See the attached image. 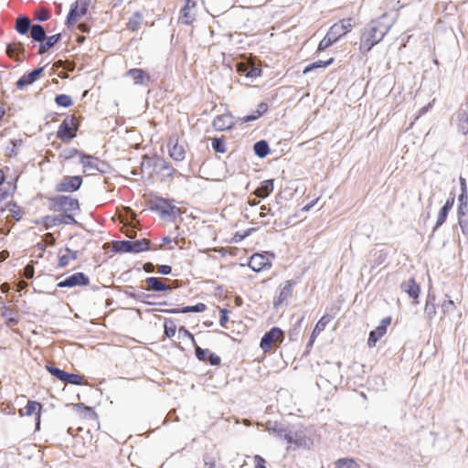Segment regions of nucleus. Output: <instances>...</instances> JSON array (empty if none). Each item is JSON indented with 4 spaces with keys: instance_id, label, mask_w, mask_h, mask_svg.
Instances as JSON below:
<instances>
[{
    "instance_id": "nucleus-14",
    "label": "nucleus",
    "mask_w": 468,
    "mask_h": 468,
    "mask_svg": "<svg viewBox=\"0 0 468 468\" xmlns=\"http://www.w3.org/2000/svg\"><path fill=\"white\" fill-rule=\"evenodd\" d=\"M249 266L254 271H261L266 268L271 267V262L269 261L268 258L262 254L255 253L253 254L249 261Z\"/></svg>"
},
{
    "instance_id": "nucleus-26",
    "label": "nucleus",
    "mask_w": 468,
    "mask_h": 468,
    "mask_svg": "<svg viewBox=\"0 0 468 468\" xmlns=\"http://www.w3.org/2000/svg\"><path fill=\"white\" fill-rule=\"evenodd\" d=\"M61 38V34H55L50 37H47L45 41L39 45L38 54H44L48 49L53 48Z\"/></svg>"
},
{
    "instance_id": "nucleus-22",
    "label": "nucleus",
    "mask_w": 468,
    "mask_h": 468,
    "mask_svg": "<svg viewBox=\"0 0 468 468\" xmlns=\"http://www.w3.org/2000/svg\"><path fill=\"white\" fill-rule=\"evenodd\" d=\"M293 290V282L291 281H286L283 286L282 287L279 296L274 301V306L282 304L288 297H290L292 293Z\"/></svg>"
},
{
    "instance_id": "nucleus-9",
    "label": "nucleus",
    "mask_w": 468,
    "mask_h": 468,
    "mask_svg": "<svg viewBox=\"0 0 468 468\" xmlns=\"http://www.w3.org/2000/svg\"><path fill=\"white\" fill-rule=\"evenodd\" d=\"M70 156L73 155H80V163L83 165L84 171L88 172L89 174H92L95 171H101L99 167L100 161L98 158L93 157L91 155H86L81 153H80L77 149L71 150Z\"/></svg>"
},
{
    "instance_id": "nucleus-64",
    "label": "nucleus",
    "mask_w": 468,
    "mask_h": 468,
    "mask_svg": "<svg viewBox=\"0 0 468 468\" xmlns=\"http://www.w3.org/2000/svg\"><path fill=\"white\" fill-rule=\"evenodd\" d=\"M255 460L257 461V464H256L255 468H265V465H264L265 461L262 457L256 455Z\"/></svg>"
},
{
    "instance_id": "nucleus-25",
    "label": "nucleus",
    "mask_w": 468,
    "mask_h": 468,
    "mask_svg": "<svg viewBox=\"0 0 468 468\" xmlns=\"http://www.w3.org/2000/svg\"><path fill=\"white\" fill-rule=\"evenodd\" d=\"M1 315L5 320L8 326H14L18 323L16 313L10 307L3 306L1 308Z\"/></svg>"
},
{
    "instance_id": "nucleus-5",
    "label": "nucleus",
    "mask_w": 468,
    "mask_h": 468,
    "mask_svg": "<svg viewBox=\"0 0 468 468\" xmlns=\"http://www.w3.org/2000/svg\"><path fill=\"white\" fill-rule=\"evenodd\" d=\"M78 121L75 116H67L58 127L57 136L63 142H68L76 136Z\"/></svg>"
},
{
    "instance_id": "nucleus-23",
    "label": "nucleus",
    "mask_w": 468,
    "mask_h": 468,
    "mask_svg": "<svg viewBox=\"0 0 468 468\" xmlns=\"http://www.w3.org/2000/svg\"><path fill=\"white\" fill-rule=\"evenodd\" d=\"M332 316L328 314H324L321 317V319L317 322L315 324L313 333L311 335L310 338V344H312L314 341V338L317 335H319L322 331L324 330L326 325L331 322Z\"/></svg>"
},
{
    "instance_id": "nucleus-17",
    "label": "nucleus",
    "mask_w": 468,
    "mask_h": 468,
    "mask_svg": "<svg viewBox=\"0 0 468 468\" xmlns=\"http://www.w3.org/2000/svg\"><path fill=\"white\" fill-rule=\"evenodd\" d=\"M41 409H42V405L39 402L28 401L27 406L23 410H20V414L21 415H26V416L36 415L37 416V429H38L39 428V420H40Z\"/></svg>"
},
{
    "instance_id": "nucleus-35",
    "label": "nucleus",
    "mask_w": 468,
    "mask_h": 468,
    "mask_svg": "<svg viewBox=\"0 0 468 468\" xmlns=\"http://www.w3.org/2000/svg\"><path fill=\"white\" fill-rule=\"evenodd\" d=\"M333 61H334V58H331L330 59H328L326 61L317 60L315 62H313L305 67V69H303V73L307 74L308 72H310L315 69H324V68L328 67L329 65H331L333 63Z\"/></svg>"
},
{
    "instance_id": "nucleus-59",
    "label": "nucleus",
    "mask_w": 468,
    "mask_h": 468,
    "mask_svg": "<svg viewBox=\"0 0 468 468\" xmlns=\"http://www.w3.org/2000/svg\"><path fill=\"white\" fill-rule=\"evenodd\" d=\"M237 71L239 73V74H242L246 77V71H248V69H249V63L247 62H239V63H237Z\"/></svg>"
},
{
    "instance_id": "nucleus-46",
    "label": "nucleus",
    "mask_w": 468,
    "mask_h": 468,
    "mask_svg": "<svg viewBox=\"0 0 468 468\" xmlns=\"http://www.w3.org/2000/svg\"><path fill=\"white\" fill-rule=\"evenodd\" d=\"M212 148L217 153H225V143L222 139L219 138H214L212 141Z\"/></svg>"
},
{
    "instance_id": "nucleus-60",
    "label": "nucleus",
    "mask_w": 468,
    "mask_h": 468,
    "mask_svg": "<svg viewBox=\"0 0 468 468\" xmlns=\"http://www.w3.org/2000/svg\"><path fill=\"white\" fill-rule=\"evenodd\" d=\"M35 270L33 265L27 264L24 269V275L27 279H32L34 277Z\"/></svg>"
},
{
    "instance_id": "nucleus-39",
    "label": "nucleus",
    "mask_w": 468,
    "mask_h": 468,
    "mask_svg": "<svg viewBox=\"0 0 468 468\" xmlns=\"http://www.w3.org/2000/svg\"><path fill=\"white\" fill-rule=\"evenodd\" d=\"M7 209L10 215L16 219L19 220L24 215V210L21 207L17 206L16 203H8Z\"/></svg>"
},
{
    "instance_id": "nucleus-6",
    "label": "nucleus",
    "mask_w": 468,
    "mask_h": 468,
    "mask_svg": "<svg viewBox=\"0 0 468 468\" xmlns=\"http://www.w3.org/2000/svg\"><path fill=\"white\" fill-rule=\"evenodd\" d=\"M283 340V333L278 327L271 328L269 332L264 334L261 340V348L264 351H270L273 346L282 343Z\"/></svg>"
},
{
    "instance_id": "nucleus-62",
    "label": "nucleus",
    "mask_w": 468,
    "mask_h": 468,
    "mask_svg": "<svg viewBox=\"0 0 468 468\" xmlns=\"http://www.w3.org/2000/svg\"><path fill=\"white\" fill-rule=\"evenodd\" d=\"M157 271H158V273H160V274H163V275H168V274H170V273H171V271H172V268H171V266H169V265H159V266L157 267Z\"/></svg>"
},
{
    "instance_id": "nucleus-61",
    "label": "nucleus",
    "mask_w": 468,
    "mask_h": 468,
    "mask_svg": "<svg viewBox=\"0 0 468 468\" xmlns=\"http://www.w3.org/2000/svg\"><path fill=\"white\" fill-rule=\"evenodd\" d=\"M229 311L227 309H221L220 310V319L219 324L221 326H225L226 323L229 321Z\"/></svg>"
},
{
    "instance_id": "nucleus-11",
    "label": "nucleus",
    "mask_w": 468,
    "mask_h": 468,
    "mask_svg": "<svg viewBox=\"0 0 468 468\" xmlns=\"http://www.w3.org/2000/svg\"><path fill=\"white\" fill-rule=\"evenodd\" d=\"M197 0H186V5L182 8V16L180 20L185 25H190L196 18L197 15Z\"/></svg>"
},
{
    "instance_id": "nucleus-44",
    "label": "nucleus",
    "mask_w": 468,
    "mask_h": 468,
    "mask_svg": "<svg viewBox=\"0 0 468 468\" xmlns=\"http://www.w3.org/2000/svg\"><path fill=\"white\" fill-rule=\"evenodd\" d=\"M176 333V324L169 320V321H165V334L167 337H173L175 336Z\"/></svg>"
},
{
    "instance_id": "nucleus-63",
    "label": "nucleus",
    "mask_w": 468,
    "mask_h": 468,
    "mask_svg": "<svg viewBox=\"0 0 468 468\" xmlns=\"http://www.w3.org/2000/svg\"><path fill=\"white\" fill-rule=\"evenodd\" d=\"M459 206L468 205V193L461 192L458 197Z\"/></svg>"
},
{
    "instance_id": "nucleus-50",
    "label": "nucleus",
    "mask_w": 468,
    "mask_h": 468,
    "mask_svg": "<svg viewBox=\"0 0 468 468\" xmlns=\"http://www.w3.org/2000/svg\"><path fill=\"white\" fill-rule=\"evenodd\" d=\"M49 18V12L47 9H40L35 13V19L38 21H46Z\"/></svg>"
},
{
    "instance_id": "nucleus-51",
    "label": "nucleus",
    "mask_w": 468,
    "mask_h": 468,
    "mask_svg": "<svg viewBox=\"0 0 468 468\" xmlns=\"http://www.w3.org/2000/svg\"><path fill=\"white\" fill-rule=\"evenodd\" d=\"M458 224L463 235L468 236V218H458Z\"/></svg>"
},
{
    "instance_id": "nucleus-37",
    "label": "nucleus",
    "mask_w": 468,
    "mask_h": 468,
    "mask_svg": "<svg viewBox=\"0 0 468 468\" xmlns=\"http://www.w3.org/2000/svg\"><path fill=\"white\" fill-rule=\"evenodd\" d=\"M268 110V105L265 102H261L257 108V115H247L243 117L244 122H249L257 120Z\"/></svg>"
},
{
    "instance_id": "nucleus-32",
    "label": "nucleus",
    "mask_w": 468,
    "mask_h": 468,
    "mask_svg": "<svg viewBox=\"0 0 468 468\" xmlns=\"http://www.w3.org/2000/svg\"><path fill=\"white\" fill-rule=\"evenodd\" d=\"M25 52L24 46L22 43H15V44H9L6 48V53L10 58H15L16 61H20V58L18 57L19 54H22Z\"/></svg>"
},
{
    "instance_id": "nucleus-8",
    "label": "nucleus",
    "mask_w": 468,
    "mask_h": 468,
    "mask_svg": "<svg viewBox=\"0 0 468 468\" xmlns=\"http://www.w3.org/2000/svg\"><path fill=\"white\" fill-rule=\"evenodd\" d=\"M90 279L83 272H76L70 276L65 277L62 281L58 282V286L60 288L64 287H75L88 285Z\"/></svg>"
},
{
    "instance_id": "nucleus-40",
    "label": "nucleus",
    "mask_w": 468,
    "mask_h": 468,
    "mask_svg": "<svg viewBox=\"0 0 468 468\" xmlns=\"http://www.w3.org/2000/svg\"><path fill=\"white\" fill-rule=\"evenodd\" d=\"M440 307H441V311L443 314V315L452 314L456 309L454 302L451 299L444 300L440 304Z\"/></svg>"
},
{
    "instance_id": "nucleus-27",
    "label": "nucleus",
    "mask_w": 468,
    "mask_h": 468,
    "mask_svg": "<svg viewBox=\"0 0 468 468\" xmlns=\"http://www.w3.org/2000/svg\"><path fill=\"white\" fill-rule=\"evenodd\" d=\"M273 191V180H264L261 186L255 190V195L259 197L264 198Z\"/></svg>"
},
{
    "instance_id": "nucleus-29",
    "label": "nucleus",
    "mask_w": 468,
    "mask_h": 468,
    "mask_svg": "<svg viewBox=\"0 0 468 468\" xmlns=\"http://www.w3.org/2000/svg\"><path fill=\"white\" fill-rule=\"evenodd\" d=\"M32 24L27 16H18L16 23V29L19 34L25 35L31 29Z\"/></svg>"
},
{
    "instance_id": "nucleus-58",
    "label": "nucleus",
    "mask_w": 468,
    "mask_h": 468,
    "mask_svg": "<svg viewBox=\"0 0 468 468\" xmlns=\"http://www.w3.org/2000/svg\"><path fill=\"white\" fill-rule=\"evenodd\" d=\"M62 224H75L76 219L70 213H65L64 216H61Z\"/></svg>"
},
{
    "instance_id": "nucleus-4",
    "label": "nucleus",
    "mask_w": 468,
    "mask_h": 468,
    "mask_svg": "<svg viewBox=\"0 0 468 468\" xmlns=\"http://www.w3.org/2000/svg\"><path fill=\"white\" fill-rule=\"evenodd\" d=\"M151 241L146 239L140 240H122L118 241L114 245V250L117 252H133L139 253L149 250Z\"/></svg>"
},
{
    "instance_id": "nucleus-45",
    "label": "nucleus",
    "mask_w": 468,
    "mask_h": 468,
    "mask_svg": "<svg viewBox=\"0 0 468 468\" xmlns=\"http://www.w3.org/2000/svg\"><path fill=\"white\" fill-rule=\"evenodd\" d=\"M47 370L55 378L58 379L63 381V378L65 377L66 371L59 369L58 367H53V366H47Z\"/></svg>"
},
{
    "instance_id": "nucleus-57",
    "label": "nucleus",
    "mask_w": 468,
    "mask_h": 468,
    "mask_svg": "<svg viewBox=\"0 0 468 468\" xmlns=\"http://www.w3.org/2000/svg\"><path fill=\"white\" fill-rule=\"evenodd\" d=\"M181 214V211H180V208H178L175 205H170V207H169V211L167 212V215L166 217H173V218H176L177 216H179Z\"/></svg>"
},
{
    "instance_id": "nucleus-10",
    "label": "nucleus",
    "mask_w": 468,
    "mask_h": 468,
    "mask_svg": "<svg viewBox=\"0 0 468 468\" xmlns=\"http://www.w3.org/2000/svg\"><path fill=\"white\" fill-rule=\"evenodd\" d=\"M391 323V317H386L381 320L380 324L373 331L369 333V336L367 339V345L369 347H373L376 346L378 341L385 335L387 333V328Z\"/></svg>"
},
{
    "instance_id": "nucleus-48",
    "label": "nucleus",
    "mask_w": 468,
    "mask_h": 468,
    "mask_svg": "<svg viewBox=\"0 0 468 468\" xmlns=\"http://www.w3.org/2000/svg\"><path fill=\"white\" fill-rule=\"evenodd\" d=\"M210 351L208 349H203L200 346H196V356L200 361H207V356Z\"/></svg>"
},
{
    "instance_id": "nucleus-3",
    "label": "nucleus",
    "mask_w": 468,
    "mask_h": 468,
    "mask_svg": "<svg viewBox=\"0 0 468 468\" xmlns=\"http://www.w3.org/2000/svg\"><path fill=\"white\" fill-rule=\"evenodd\" d=\"M48 206L51 210L64 213H71L80 208L78 199L62 195L49 197Z\"/></svg>"
},
{
    "instance_id": "nucleus-24",
    "label": "nucleus",
    "mask_w": 468,
    "mask_h": 468,
    "mask_svg": "<svg viewBox=\"0 0 468 468\" xmlns=\"http://www.w3.org/2000/svg\"><path fill=\"white\" fill-rule=\"evenodd\" d=\"M456 121L458 131L463 134L468 133V113L460 110L456 113Z\"/></svg>"
},
{
    "instance_id": "nucleus-41",
    "label": "nucleus",
    "mask_w": 468,
    "mask_h": 468,
    "mask_svg": "<svg viewBox=\"0 0 468 468\" xmlns=\"http://www.w3.org/2000/svg\"><path fill=\"white\" fill-rule=\"evenodd\" d=\"M142 23V16L139 12L133 14L128 22V28L136 31Z\"/></svg>"
},
{
    "instance_id": "nucleus-30",
    "label": "nucleus",
    "mask_w": 468,
    "mask_h": 468,
    "mask_svg": "<svg viewBox=\"0 0 468 468\" xmlns=\"http://www.w3.org/2000/svg\"><path fill=\"white\" fill-rule=\"evenodd\" d=\"M425 314L429 320H431L436 314V304H435V295L428 294L425 308Z\"/></svg>"
},
{
    "instance_id": "nucleus-47",
    "label": "nucleus",
    "mask_w": 468,
    "mask_h": 468,
    "mask_svg": "<svg viewBox=\"0 0 468 468\" xmlns=\"http://www.w3.org/2000/svg\"><path fill=\"white\" fill-rule=\"evenodd\" d=\"M261 74V69L250 63H249L248 71H246V78L254 79Z\"/></svg>"
},
{
    "instance_id": "nucleus-43",
    "label": "nucleus",
    "mask_w": 468,
    "mask_h": 468,
    "mask_svg": "<svg viewBox=\"0 0 468 468\" xmlns=\"http://www.w3.org/2000/svg\"><path fill=\"white\" fill-rule=\"evenodd\" d=\"M337 468H358V464L351 459H340L336 462Z\"/></svg>"
},
{
    "instance_id": "nucleus-38",
    "label": "nucleus",
    "mask_w": 468,
    "mask_h": 468,
    "mask_svg": "<svg viewBox=\"0 0 468 468\" xmlns=\"http://www.w3.org/2000/svg\"><path fill=\"white\" fill-rule=\"evenodd\" d=\"M62 382L81 385L83 383V376L66 372Z\"/></svg>"
},
{
    "instance_id": "nucleus-56",
    "label": "nucleus",
    "mask_w": 468,
    "mask_h": 468,
    "mask_svg": "<svg viewBox=\"0 0 468 468\" xmlns=\"http://www.w3.org/2000/svg\"><path fill=\"white\" fill-rule=\"evenodd\" d=\"M207 361H209L210 365L218 366L220 364L221 359L218 356L214 353H209L207 356Z\"/></svg>"
},
{
    "instance_id": "nucleus-42",
    "label": "nucleus",
    "mask_w": 468,
    "mask_h": 468,
    "mask_svg": "<svg viewBox=\"0 0 468 468\" xmlns=\"http://www.w3.org/2000/svg\"><path fill=\"white\" fill-rule=\"evenodd\" d=\"M55 101L58 105L62 107H69L73 104L71 97L66 94L57 95L55 98Z\"/></svg>"
},
{
    "instance_id": "nucleus-55",
    "label": "nucleus",
    "mask_w": 468,
    "mask_h": 468,
    "mask_svg": "<svg viewBox=\"0 0 468 468\" xmlns=\"http://www.w3.org/2000/svg\"><path fill=\"white\" fill-rule=\"evenodd\" d=\"M42 242L46 246H53L55 244V239L51 233H47L42 237Z\"/></svg>"
},
{
    "instance_id": "nucleus-1",
    "label": "nucleus",
    "mask_w": 468,
    "mask_h": 468,
    "mask_svg": "<svg viewBox=\"0 0 468 468\" xmlns=\"http://www.w3.org/2000/svg\"><path fill=\"white\" fill-rule=\"evenodd\" d=\"M387 17V14L384 13L378 19L372 20L363 30L359 50L362 53H367L371 50V48L378 44L384 37L389 31L392 24L391 23H384L382 20Z\"/></svg>"
},
{
    "instance_id": "nucleus-34",
    "label": "nucleus",
    "mask_w": 468,
    "mask_h": 468,
    "mask_svg": "<svg viewBox=\"0 0 468 468\" xmlns=\"http://www.w3.org/2000/svg\"><path fill=\"white\" fill-rule=\"evenodd\" d=\"M253 148L256 155H258L261 158L265 157L270 151L267 142L263 140L257 142L254 144Z\"/></svg>"
},
{
    "instance_id": "nucleus-18",
    "label": "nucleus",
    "mask_w": 468,
    "mask_h": 468,
    "mask_svg": "<svg viewBox=\"0 0 468 468\" xmlns=\"http://www.w3.org/2000/svg\"><path fill=\"white\" fill-rule=\"evenodd\" d=\"M125 75L131 77L135 85L145 84V82L150 80L149 74L142 69H131Z\"/></svg>"
},
{
    "instance_id": "nucleus-2",
    "label": "nucleus",
    "mask_w": 468,
    "mask_h": 468,
    "mask_svg": "<svg viewBox=\"0 0 468 468\" xmlns=\"http://www.w3.org/2000/svg\"><path fill=\"white\" fill-rule=\"evenodd\" d=\"M353 19L346 18L334 24L324 37L320 41L318 45V51H324L335 42H336L341 37L345 36L349 32L353 27Z\"/></svg>"
},
{
    "instance_id": "nucleus-53",
    "label": "nucleus",
    "mask_w": 468,
    "mask_h": 468,
    "mask_svg": "<svg viewBox=\"0 0 468 468\" xmlns=\"http://www.w3.org/2000/svg\"><path fill=\"white\" fill-rule=\"evenodd\" d=\"M126 294L131 297V298H133L135 300H139L143 303H145L147 304H151L150 303H147L144 301V297H148V295H145L144 293L141 292V293H135V292H126Z\"/></svg>"
},
{
    "instance_id": "nucleus-36",
    "label": "nucleus",
    "mask_w": 468,
    "mask_h": 468,
    "mask_svg": "<svg viewBox=\"0 0 468 468\" xmlns=\"http://www.w3.org/2000/svg\"><path fill=\"white\" fill-rule=\"evenodd\" d=\"M43 223L47 229L54 226L61 225V215L46 216L43 218Z\"/></svg>"
},
{
    "instance_id": "nucleus-21",
    "label": "nucleus",
    "mask_w": 468,
    "mask_h": 468,
    "mask_svg": "<svg viewBox=\"0 0 468 468\" xmlns=\"http://www.w3.org/2000/svg\"><path fill=\"white\" fill-rule=\"evenodd\" d=\"M232 125V118L228 114L218 115L213 121L214 128L218 131L228 130L231 128Z\"/></svg>"
},
{
    "instance_id": "nucleus-15",
    "label": "nucleus",
    "mask_w": 468,
    "mask_h": 468,
    "mask_svg": "<svg viewBox=\"0 0 468 468\" xmlns=\"http://www.w3.org/2000/svg\"><path fill=\"white\" fill-rule=\"evenodd\" d=\"M80 3H81V7H80V12L78 11V2H75L71 7H70V10L68 14V16H67V24L69 25H72L73 23H75L79 17H80L81 16H83L87 9H88V5H89V3L87 1H83V0H80Z\"/></svg>"
},
{
    "instance_id": "nucleus-52",
    "label": "nucleus",
    "mask_w": 468,
    "mask_h": 468,
    "mask_svg": "<svg viewBox=\"0 0 468 468\" xmlns=\"http://www.w3.org/2000/svg\"><path fill=\"white\" fill-rule=\"evenodd\" d=\"M204 465L205 468H222L216 464V462L213 457L205 456L204 457Z\"/></svg>"
},
{
    "instance_id": "nucleus-12",
    "label": "nucleus",
    "mask_w": 468,
    "mask_h": 468,
    "mask_svg": "<svg viewBox=\"0 0 468 468\" xmlns=\"http://www.w3.org/2000/svg\"><path fill=\"white\" fill-rule=\"evenodd\" d=\"M43 71L44 68L41 67L35 69L28 74H25L16 81V88L18 90L26 89L27 86L33 84L37 80H38Z\"/></svg>"
},
{
    "instance_id": "nucleus-19",
    "label": "nucleus",
    "mask_w": 468,
    "mask_h": 468,
    "mask_svg": "<svg viewBox=\"0 0 468 468\" xmlns=\"http://www.w3.org/2000/svg\"><path fill=\"white\" fill-rule=\"evenodd\" d=\"M453 205H454V197H451L447 199V201L445 202V204L443 205V207L440 209V211L438 213L435 229H438L439 227H441L445 222L448 213L452 208Z\"/></svg>"
},
{
    "instance_id": "nucleus-7",
    "label": "nucleus",
    "mask_w": 468,
    "mask_h": 468,
    "mask_svg": "<svg viewBox=\"0 0 468 468\" xmlns=\"http://www.w3.org/2000/svg\"><path fill=\"white\" fill-rule=\"evenodd\" d=\"M82 185V177L79 176H64L61 181L56 185L57 192H75L80 189Z\"/></svg>"
},
{
    "instance_id": "nucleus-54",
    "label": "nucleus",
    "mask_w": 468,
    "mask_h": 468,
    "mask_svg": "<svg viewBox=\"0 0 468 468\" xmlns=\"http://www.w3.org/2000/svg\"><path fill=\"white\" fill-rule=\"evenodd\" d=\"M458 218H468V205L458 206Z\"/></svg>"
},
{
    "instance_id": "nucleus-33",
    "label": "nucleus",
    "mask_w": 468,
    "mask_h": 468,
    "mask_svg": "<svg viewBox=\"0 0 468 468\" xmlns=\"http://www.w3.org/2000/svg\"><path fill=\"white\" fill-rule=\"evenodd\" d=\"M207 309V306L205 303H198L196 305H190L183 307L181 310H172L171 313L177 314H187V313H202Z\"/></svg>"
},
{
    "instance_id": "nucleus-49",
    "label": "nucleus",
    "mask_w": 468,
    "mask_h": 468,
    "mask_svg": "<svg viewBox=\"0 0 468 468\" xmlns=\"http://www.w3.org/2000/svg\"><path fill=\"white\" fill-rule=\"evenodd\" d=\"M178 338H180V339L189 338L192 341V343L195 344L194 335L185 326L179 327Z\"/></svg>"
},
{
    "instance_id": "nucleus-13",
    "label": "nucleus",
    "mask_w": 468,
    "mask_h": 468,
    "mask_svg": "<svg viewBox=\"0 0 468 468\" xmlns=\"http://www.w3.org/2000/svg\"><path fill=\"white\" fill-rule=\"evenodd\" d=\"M400 289L409 294V296L417 303L418 298L420 296V288L416 283L415 280L413 278H410L407 281H404L400 283Z\"/></svg>"
},
{
    "instance_id": "nucleus-16",
    "label": "nucleus",
    "mask_w": 468,
    "mask_h": 468,
    "mask_svg": "<svg viewBox=\"0 0 468 468\" xmlns=\"http://www.w3.org/2000/svg\"><path fill=\"white\" fill-rule=\"evenodd\" d=\"M168 152L171 158L175 161H182L185 159L186 152L184 146L177 143V140L170 139L168 143Z\"/></svg>"
},
{
    "instance_id": "nucleus-20",
    "label": "nucleus",
    "mask_w": 468,
    "mask_h": 468,
    "mask_svg": "<svg viewBox=\"0 0 468 468\" xmlns=\"http://www.w3.org/2000/svg\"><path fill=\"white\" fill-rule=\"evenodd\" d=\"M145 283L147 285V290H152L154 292H165L171 290V288L164 283V280L157 277H148L145 279Z\"/></svg>"
},
{
    "instance_id": "nucleus-28",
    "label": "nucleus",
    "mask_w": 468,
    "mask_h": 468,
    "mask_svg": "<svg viewBox=\"0 0 468 468\" xmlns=\"http://www.w3.org/2000/svg\"><path fill=\"white\" fill-rule=\"evenodd\" d=\"M30 37L40 45L47 38L46 30L41 25L34 24L30 29Z\"/></svg>"
},
{
    "instance_id": "nucleus-31",
    "label": "nucleus",
    "mask_w": 468,
    "mask_h": 468,
    "mask_svg": "<svg viewBox=\"0 0 468 468\" xmlns=\"http://www.w3.org/2000/svg\"><path fill=\"white\" fill-rule=\"evenodd\" d=\"M170 202L165 198H157L153 205V209L158 211L162 217H166L169 211Z\"/></svg>"
}]
</instances>
